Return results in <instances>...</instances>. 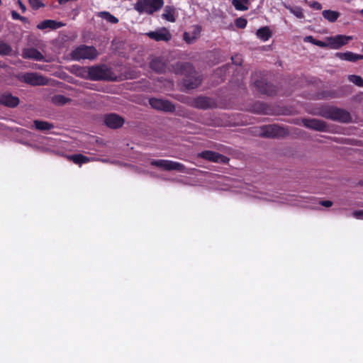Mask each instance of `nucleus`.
Returning <instances> with one entry per match:
<instances>
[{"mask_svg": "<svg viewBox=\"0 0 363 363\" xmlns=\"http://www.w3.org/2000/svg\"><path fill=\"white\" fill-rule=\"evenodd\" d=\"M265 194H261L260 196H258L257 198L259 199H264L266 201H278L282 203H286L291 206H298V207H303V208H308L309 207V203L311 200V198H303L301 196H287L286 198H284L281 199V201H279L277 199V196H273L270 198H267L265 196Z\"/></svg>", "mask_w": 363, "mask_h": 363, "instance_id": "f257e3e1", "label": "nucleus"}, {"mask_svg": "<svg viewBox=\"0 0 363 363\" xmlns=\"http://www.w3.org/2000/svg\"><path fill=\"white\" fill-rule=\"evenodd\" d=\"M98 55L96 49L93 46L85 45H79L75 48L71 53L72 58L74 60H94Z\"/></svg>", "mask_w": 363, "mask_h": 363, "instance_id": "f03ea898", "label": "nucleus"}, {"mask_svg": "<svg viewBox=\"0 0 363 363\" xmlns=\"http://www.w3.org/2000/svg\"><path fill=\"white\" fill-rule=\"evenodd\" d=\"M163 4V0H138L134 9L140 13L152 14L161 9Z\"/></svg>", "mask_w": 363, "mask_h": 363, "instance_id": "7ed1b4c3", "label": "nucleus"}, {"mask_svg": "<svg viewBox=\"0 0 363 363\" xmlns=\"http://www.w3.org/2000/svg\"><path fill=\"white\" fill-rule=\"evenodd\" d=\"M89 79L92 80L111 79V70L106 65H96L89 67Z\"/></svg>", "mask_w": 363, "mask_h": 363, "instance_id": "20e7f679", "label": "nucleus"}, {"mask_svg": "<svg viewBox=\"0 0 363 363\" xmlns=\"http://www.w3.org/2000/svg\"><path fill=\"white\" fill-rule=\"evenodd\" d=\"M150 164L161 169L167 171L177 170L179 172H184L185 169L182 164L168 160H152Z\"/></svg>", "mask_w": 363, "mask_h": 363, "instance_id": "39448f33", "label": "nucleus"}, {"mask_svg": "<svg viewBox=\"0 0 363 363\" xmlns=\"http://www.w3.org/2000/svg\"><path fill=\"white\" fill-rule=\"evenodd\" d=\"M19 79L33 86L45 85L48 83L47 79L37 73H26L19 76Z\"/></svg>", "mask_w": 363, "mask_h": 363, "instance_id": "423d86ee", "label": "nucleus"}, {"mask_svg": "<svg viewBox=\"0 0 363 363\" xmlns=\"http://www.w3.org/2000/svg\"><path fill=\"white\" fill-rule=\"evenodd\" d=\"M323 116L325 118L341 122H347L350 120V114L347 111L337 108H330L324 113Z\"/></svg>", "mask_w": 363, "mask_h": 363, "instance_id": "0eeeda50", "label": "nucleus"}, {"mask_svg": "<svg viewBox=\"0 0 363 363\" xmlns=\"http://www.w3.org/2000/svg\"><path fill=\"white\" fill-rule=\"evenodd\" d=\"M150 106L157 110L172 112L174 111V105L167 100L152 98L149 101Z\"/></svg>", "mask_w": 363, "mask_h": 363, "instance_id": "6e6552de", "label": "nucleus"}, {"mask_svg": "<svg viewBox=\"0 0 363 363\" xmlns=\"http://www.w3.org/2000/svg\"><path fill=\"white\" fill-rule=\"evenodd\" d=\"M198 156L213 162L226 163L228 161V158L225 156L210 150L203 151L199 153Z\"/></svg>", "mask_w": 363, "mask_h": 363, "instance_id": "1a4fd4ad", "label": "nucleus"}, {"mask_svg": "<svg viewBox=\"0 0 363 363\" xmlns=\"http://www.w3.org/2000/svg\"><path fill=\"white\" fill-rule=\"evenodd\" d=\"M284 133V129L276 125H270L264 126L258 133L259 135L264 137H279Z\"/></svg>", "mask_w": 363, "mask_h": 363, "instance_id": "9d476101", "label": "nucleus"}, {"mask_svg": "<svg viewBox=\"0 0 363 363\" xmlns=\"http://www.w3.org/2000/svg\"><path fill=\"white\" fill-rule=\"evenodd\" d=\"M352 38V36L342 35H337L334 37H328L329 48L332 49H339L344 45H346Z\"/></svg>", "mask_w": 363, "mask_h": 363, "instance_id": "9b49d317", "label": "nucleus"}, {"mask_svg": "<svg viewBox=\"0 0 363 363\" xmlns=\"http://www.w3.org/2000/svg\"><path fill=\"white\" fill-rule=\"evenodd\" d=\"M146 35L150 38L157 41H169L172 38L170 32L165 28H162L155 31L147 33Z\"/></svg>", "mask_w": 363, "mask_h": 363, "instance_id": "f8f14e48", "label": "nucleus"}, {"mask_svg": "<svg viewBox=\"0 0 363 363\" xmlns=\"http://www.w3.org/2000/svg\"><path fill=\"white\" fill-rule=\"evenodd\" d=\"M105 124L111 128H118L124 123V120L119 116L111 113L105 116Z\"/></svg>", "mask_w": 363, "mask_h": 363, "instance_id": "ddd939ff", "label": "nucleus"}, {"mask_svg": "<svg viewBox=\"0 0 363 363\" xmlns=\"http://www.w3.org/2000/svg\"><path fill=\"white\" fill-rule=\"evenodd\" d=\"M201 28L199 26H194L192 30L184 33V40L188 44L194 43L200 36Z\"/></svg>", "mask_w": 363, "mask_h": 363, "instance_id": "4468645a", "label": "nucleus"}, {"mask_svg": "<svg viewBox=\"0 0 363 363\" xmlns=\"http://www.w3.org/2000/svg\"><path fill=\"white\" fill-rule=\"evenodd\" d=\"M22 56L25 59H32L37 61H41L44 59L43 54L37 49L33 48L24 49Z\"/></svg>", "mask_w": 363, "mask_h": 363, "instance_id": "2eb2a0df", "label": "nucleus"}, {"mask_svg": "<svg viewBox=\"0 0 363 363\" xmlns=\"http://www.w3.org/2000/svg\"><path fill=\"white\" fill-rule=\"evenodd\" d=\"M62 26H64L63 23L49 19L43 21L39 23L37 25V28L39 30H45L47 28L55 30Z\"/></svg>", "mask_w": 363, "mask_h": 363, "instance_id": "dca6fc26", "label": "nucleus"}, {"mask_svg": "<svg viewBox=\"0 0 363 363\" xmlns=\"http://www.w3.org/2000/svg\"><path fill=\"white\" fill-rule=\"evenodd\" d=\"M303 125L306 127L316 130H324L326 128V125L324 122L317 119H304L303 121Z\"/></svg>", "mask_w": 363, "mask_h": 363, "instance_id": "f3484780", "label": "nucleus"}, {"mask_svg": "<svg viewBox=\"0 0 363 363\" xmlns=\"http://www.w3.org/2000/svg\"><path fill=\"white\" fill-rule=\"evenodd\" d=\"M0 103L9 107H15L19 104V99L10 94H4L0 98Z\"/></svg>", "mask_w": 363, "mask_h": 363, "instance_id": "a211bd4d", "label": "nucleus"}, {"mask_svg": "<svg viewBox=\"0 0 363 363\" xmlns=\"http://www.w3.org/2000/svg\"><path fill=\"white\" fill-rule=\"evenodd\" d=\"M67 158L75 164H82L94 160H99L92 157H86L82 154L72 155L67 157Z\"/></svg>", "mask_w": 363, "mask_h": 363, "instance_id": "6ab92c4d", "label": "nucleus"}, {"mask_svg": "<svg viewBox=\"0 0 363 363\" xmlns=\"http://www.w3.org/2000/svg\"><path fill=\"white\" fill-rule=\"evenodd\" d=\"M336 56L340 60L350 62H355L357 60H361L360 55H357L351 52H337Z\"/></svg>", "mask_w": 363, "mask_h": 363, "instance_id": "aec40b11", "label": "nucleus"}, {"mask_svg": "<svg viewBox=\"0 0 363 363\" xmlns=\"http://www.w3.org/2000/svg\"><path fill=\"white\" fill-rule=\"evenodd\" d=\"M284 6L290 11L291 13L294 15L296 18L302 19L305 17L303 10L300 6H291L286 4H284Z\"/></svg>", "mask_w": 363, "mask_h": 363, "instance_id": "412c9836", "label": "nucleus"}, {"mask_svg": "<svg viewBox=\"0 0 363 363\" xmlns=\"http://www.w3.org/2000/svg\"><path fill=\"white\" fill-rule=\"evenodd\" d=\"M322 14L324 18L330 23L335 22L340 16L339 12L330 9L324 10Z\"/></svg>", "mask_w": 363, "mask_h": 363, "instance_id": "4be33fe9", "label": "nucleus"}, {"mask_svg": "<svg viewBox=\"0 0 363 363\" xmlns=\"http://www.w3.org/2000/svg\"><path fill=\"white\" fill-rule=\"evenodd\" d=\"M256 35L262 41H267L271 37L272 33L269 27L264 26L257 30Z\"/></svg>", "mask_w": 363, "mask_h": 363, "instance_id": "5701e85b", "label": "nucleus"}, {"mask_svg": "<svg viewBox=\"0 0 363 363\" xmlns=\"http://www.w3.org/2000/svg\"><path fill=\"white\" fill-rule=\"evenodd\" d=\"M73 72L82 78H89V67H81L79 66L72 67Z\"/></svg>", "mask_w": 363, "mask_h": 363, "instance_id": "b1692460", "label": "nucleus"}, {"mask_svg": "<svg viewBox=\"0 0 363 363\" xmlns=\"http://www.w3.org/2000/svg\"><path fill=\"white\" fill-rule=\"evenodd\" d=\"M232 4L236 10L246 11L248 9L249 0H233Z\"/></svg>", "mask_w": 363, "mask_h": 363, "instance_id": "393cba45", "label": "nucleus"}, {"mask_svg": "<svg viewBox=\"0 0 363 363\" xmlns=\"http://www.w3.org/2000/svg\"><path fill=\"white\" fill-rule=\"evenodd\" d=\"M162 18L169 22H174V9L169 6L165 7L164 13H162Z\"/></svg>", "mask_w": 363, "mask_h": 363, "instance_id": "a878e982", "label": "nucleus"}, {"mask_svg": "<svg viewBox=\"0 0 363 363\" xmlns=\"http://www.w3.org/2000/svg\"><path fill=\"white\" fill-rule=\"evenodd\" d=\"M98 16L102 19L106 20L107 22L111 23H116L118 20L116 17L111 15L110 13L106 11H101L98 13Z\"/></svg>", "mask_w": 363, "mask_h": 363, "instance_id": "bb28decb", "label": "nucleus"}, {"mask_svg": "<svg viewBox=\"0 0 363 363\" xmlns=\"http://www.w3.org/2000/svg\"><path fill=\"white\" fill-rule=\"evenodd\" d=\"M211 101L206 97H200L196 100V106L200 108H207L211 106Z\"/></svg>", "mask_w": 363, "mask_h": 363, "instance_id": "cd10ccee", "label": "nucleus"}, {"mask_svg": "<svg viewBox=\"0 0 363 363\" xmlns=\"http://www.w3.org/2000/svg\"><path fill=\"white\" fill-rule=\"evenodd\" d=\"M34 125L36 129L40 130H48L53 128V125L45 121H35Z\"/></svg>", "mask_w": 363, "mask_h": 363, "instance_id": "c85d7f7f", "label": "nucleus"}, {"mask_svg": "<svg viewBox=\"0 0 363 363\" xmlns=\"http://www.w3.org/2000/svg\"><path fill=\"white\" fill-rule=\"evenodd\" d=\"M150 67L156 72H160L164 69V65L160 60L156 58L151 61Z\"/></svg>", "mask_w": 363, "mask_h": 363, "instance_id": "c756f323", "label": "nucleus"}, {"mask_svg": "<svg viewBox=\"0 0 363 363\" xmlns=\"http://www.w3.org/2000/svg\"><path fill=\"white\" fill-rule=\"evenodd\" d=\"M200 83L201 79L199 77H196L193 82L190 79H186L184 81V84L188 89H194L198 86Z\"/></svg>", "mask_w": 363, "mask_h": 363, "instance_id": "7c9ffc66", "label": "nucleus"}, {"mask_svg": "<svg viewBox=\"0 0 363 363\" xmlns=\"http://www.w3.org/2000/svg\"><path fill=\"white\" fill-rule=\"evenodd\" d=\"M52 101L55 104L64 105V104H67L69 101V99H67V97L64 96L63 95L59 94V95L55 96L52 98Z\"/></svg>", "mask_w": 363, "mask_h": 363, "instance_id": "2f4dec72", "label": "nucleus"}, {"mask_svg": "<svg viewBox=\"0 0 363 363\" xmlns=\"http://www.w3.org/2000/svg\"><path fill=\"white\" fill-rule=\"evenodd\" d=\"M348 79L357 86L363 87V79L361 77L357 75H349Z\"/></svg>", "mask_w": 363, "mask_h": 363, "instance_id": "473e14b6", "label": "nucleus"}, {"mask_svg": "<svg viewBox=\"0 0 363 363\" xmlns=\"http://www.w3.org/2000/svg\"><path fill=\"white\" fill-rule=\"evenodd\" d=\"M11 52V47L8 44L0 40V55H9Z\"/></svg>", "mask_w": 363, "mask_h": 363, "instance_id": "72a5a7b5", "label": "nucleus"}, {"mask_svg": "<svg viewBox=\"0 0 363 363\" xmlns=\"http://www.w3.org/2000/svg\"><path fill=\"white\" fill-rule=\"evenodd\" d=\"M29 4L34 9H38L43 5L42 0H29Z\"/></svg>", "mask_w": 363, "mask_h": 363, "instance_id": "f704fd0d", "label": "nucleus"}, {"mask_svg": "<svg viewBox=\"0 0 363 363\" xmlns=\"http://www.w3.org/2000/svg\"><path fill=\"white\" fill-rule=\"evenodd\" d=\"M314 45H315L317 46H319L320 48H326V47L329 48L328 38H325V41H321V40H315V42Z\"/></svg>", "mask_w": 363, "mask_h": 363, "instance_id": "c9c22d12", "label": "nucleus"}, {"mask_svg": "<svg viewBox=\"0 0 363 363\" xmlns=\"http://www.w3.org/2000/svg\"><path fill=\"white\" fill-rule=\"evenodd\" d=\"M247 25V21L245 18H239L236 20V26L238 28H243Z\"/></svg>", "mask_w": 363, "mask_h": 363, "instance_id": "e433bc0d", "label": "nucleus"}, {"mask_svg": "<svg viewBox=\"0 0 363 363\" xmlns=\"http://www.w3.org/2000/svg\"><path fill=\"white\" fill-rule=\"evenodd\" d=\"M308 5L315 10H320L322 9V5L318 1L309 2Z\"/></svg>", "mask_w": 363, "mask_h": 363, "instance_id": "4c0bfd02", "label": "nucleus"}, {"mask_svg": "<svg viewBox=\"0 0 363 363\" xmlns=\"http://www.w3.org/2000/svg\"><path fill=\"white\" fill-rule=\"evenodd\" d=\"M11 16H12V18L15 20H21L22 21H26V18L25 17L20 16L17 12H16L14 11H13L11 12Z\"/></svg>", "mask_w": 363, "mask_h": 363, "instance_id": "58836bf2", "label": "nucleus"}, {"mask_svg": "<svg viewBox=\"0 0 363 363\" xmlns=\"http://www.w3.org/2000/svg\"><path fill=\"white\" fill-rule=\"evenodd\" d=\"M352 216L357 219H363V210L354 211Z\"/></svg>", "mask_w": 363, "mask_h": 363, "instance_id": "ea45409f", "label": "nucleus"}, {"mask_svg": "<svg viewBox=\"0 0 363 363\" xmlns=\"http://www.w3.org/2000/svg\"><path fill=\"white\" fill-rule=\"evenodd\" d=\"M303 40H304L305 42H307V43H312V44H313V45L315 44V39H314V38H313V36H311V35L306 36V37L304 38Z\"/></svg>", "mask_w": 363, "mask_h": 363, "instance_id": "a19ab883", "label": "nucleus"}, {"mask_svg": "<svg viewBox=\"0 0 363 363\" xmlns=\"http://www.w3.org/2000/svg\"><path fill=\"white\" fill-rule=\"evenodd\" d=\"M320 203L325 207H330L333 205L330 201H320Z\"/></svg>", "mask_w": 363, "mask_h": 363, "instance_id": "79ce46f5", "label": "nucleus"}, {"mask_svg": "<svg viewBox=\"0 0 363 363\" xmlns=\"http://www.w3.org/2000/svg\"><path fill=\"white\" fill-rule=\"evenodd\" d=\"M17 4L19 6V8L21 9L22 12L24 13L26 11V6L20 0L17 1Z\"/></svg>", "mask_w": 363, "mask_h": 363, "instance_id": "37998d69", "label": "nucleus"}, {"mask_svg": "<svg viewBox=\"0 0 363 363\" xmlns=\"http://www.w3.org/2000/svg\"><path fill=\"white\" fill-rule=\"evenodd\" d=\"M359 13L363 16V9H361Z\"/></svg>", "mask_w": 363, "mask_h": 363, "instance_id": "c03bdc74", "label": "nucleus"}, {"mask_svg": "<svg viewBox=\"0 0 363 363\" xmlns=\"http://www.w3.org/2000/svg\"><path fill=\"white\" fill-rule=\"evenodd\" d=\"M103 162H108V161L107 160H100Z\"/></svg>", "mask_w": 363, "mask_h": 363, "instance_id": "a18cd8bd", "label": "nucleus"}]
</instances>
